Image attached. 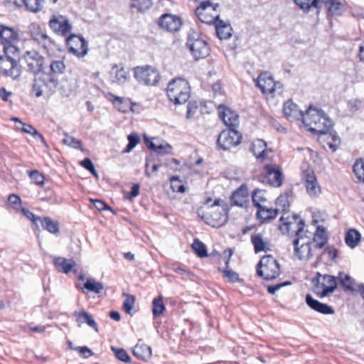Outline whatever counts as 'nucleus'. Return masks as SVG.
I'll return each instance as SVG.
<instances>
[{
    "label": "nucleus",
    "mask_w": 364,
    "mask_h": 364,
    "mask_svg": "<svg viewBox=\"0 0 364 364\" xmlns=\"http://www.w3.org/2000/svg\"><path fill=\"white\" fill-rule=\"evenodd\" d=\"M279 229L282 234H289L291 230L295 232L292 241L294 255L299 260H309L314 256L312 252L313 242L308 235V230L304 231L305 221L297 215L285 218L282 216L279 218Z\"/></svg>",
    "instance_id": "1"
},
{
    "label": "nucleus",
    "mask_w": 364,
    "mask_h": 364,
    "mask_svg": "<svg viewBox=\"0 0 364 364\" xmlns=\"http://www.w3.org/2000/svg\"><path fill=\"white\" fill-rule=\"evenodd\" d=\"M302 123L314 134H327L333 126L332 120L323 110L310 105L305 112Z\"/></svg>",
    "instance_id": "2"
},
{
    "label": "nucleus",
    "mask_w": 364,
    "mask_h": 364,
    "mask_svg": "<svg viewBox=\"0 0 364 364\" xmlns=\"http://www.w3.org/2000/svg\"><path fill=\"white\" fill-rule=\"evenodd\" d=\"M59 80L57 76L42 69L34 73L31 92L36 97L43 95L50 96L55 92Z\"/></svg>",
    "instance_id": "3"
},
{
    "label": "nucleus",
    "mask_w": 364,
    "mask_h": 364,
    "mask_svg": "<svg viewBox=\"0 0 364 364\" xmlns=\"http://www.w3.org/2000/svg\"><path fill=\"white\" fill-rule=\"evenodd\" d=\"M166 94L169 100L175 105L183 104L190 97L191 87L185 79L176 78L168 84Z\"/></svg>",
    "instance_id": "4"
},
{
    "label": "nucleus",
    "mask_w": 364,
    "mask_h": 364,
    "mask_svg": "<svg viewBox=\"0 0 364 364\" xmlns=\"http://www.w3.org/2000/svg\"><path fill=\"white\" fill-rule=\"evenodd\" d=\"M313 291L320 298H323L333 293L337 287L336 277L330 274L316 272L312 279Z\"/></svg>",
    "instance_id": "5"
},
{
    "label": "nucleus",
    "mask_w": 364,
    "mask_h": 364,
    "mask_svg": "<svg viewBox=\"0 0 364 364\" xmlns=\"http://www.w3.org/2000/svg\"><path fill=\"white\" fill-rule=\"evenodd\" d=\"M257 274L265 280H272L280 274V265L270 255L262 257L257 265Z\"/></svg>",
    "instance_id": "6"
},
{
    "label": "nucleus",
    "mask_w": 364,
    "mask_h": 364,
    "mask_svg": "<svg viewBox=\"0 0 364 364\" xmlns=\"http://www.w3.org/2000/svg\"><path fill=\"white\" fill-rule=\"evenodd\" d=\"M242 139V134L236 130L235 127H229L220 133L217 139V145L220 149L229 150L240 144Z\"/></svg>",
    "instance_id": "7"
},
{
    "label": "nucleus",
    "mask_w": 364,
    "mask_h": 364,
    "mask_svg": "<svg viewBox=\"0 0 364 364\" xmlns=\"http://www.w3.org/2000/svg\"><path fill=\"white\" fill-rule=\"evenodd\" d=\"M160 78L158 70L151 66H138V82L145 85H156Z\"/></svg>",
    "instance_id": "8"
},
{
    "label": "nucleus",
    "mask_w": 364,
    "mask_h": 364,
    "mask_svg": "<svg viewBox=\"0 0 364 364\" xmlns=\"http://www.w3.org/2000/svg\"><path fill=\"white\" fill-rule=\"evenodd\" d=\"M26 63L29 71L33 74L43 69L44 58L35 50H28L24 53L21 58Z\"/></svg>",
    "instance_id": "9"
},
{
    "label": "nucleus",
    "mask_w": 364,
    "mask_h": 364,
    "mask_svg": "<svg viewBox=\"0 0 364 364\" xmlns=\"http://www.w3.org/2000/svg\"><path fill=\"white\" fill-rule=\"evenodd\" d=\"M0 74L15 79L20 75L21 69L13 58L8 55L0 56Z\"/></svg>",
    "instance_id": "10"
},
{
    "label": "nucleus",
    "mask_w": 364,
    "mask_h": 364,
    "mask_svg": "<svg viewBox=\"0 0 364 364\" xmlns=\"http://www.w3.org/2000/svg\"><path fill=\"white\" fill-rule=\"evenodd\" d=\"M303 180L306 192L311 197H318L321 189L313 170H306L303 172Z\"/></svg>",
    "instance_id": "11"
},
{
    "label": "nucleus",
    "mask_w": 364,
    "mask_h": 364,
    "mask_svg": "<svg viewBox=\"0 0 364 364\" xmlns=\"http://www.w3.org/2000/svg\"><path fill=\"white\" fill-rule=\"evenodd\" d=\"M223 254L225 267L224 268L218 267V271L222 273L223 276L227 278L228 281L230 283L242 282L243 279L240 277L236 272L230 267V260L232 255V250L231 249H226Z\"/></svg>",
    "instance_id": "12"
},
{
    "label": "nucleus",
    "mask_w": 364,
    "mask_h": 364,
    "mask_svg": "<svg viewBox=\"0 0 364 364\" xmlns=\"http://www.w3.org/2000/svg\"><path fill=\"white\" fill-rule=\"evenodd\" d=\"M158 24L167 31L176 32L181 27L182 20L176 15L164 14L159 18Z\"/></svg>",
    "instance_id": "13"
},
{
    "label": "nucleus",
    "mask_w": 364,
    "mask_h": 364,
    "mask_svg": "<svg viewBox=\"0 0 364 364\" xmlns=\"http://www.w3.org/2000/svg\"><path fill=\"white\" fill-rule=\"evenodd\" d=\"M219 117L228 127H237L238 125V114L230 107L221 104L218 107Z\"/></svg>",
    "instance_id": "14"
},
{
    "label": "nucleus",
    "mask_w": 364,
    "mask_h": 364,
    "mask_svg": "<svg viewBox=\"0 0 364 364\" xmlns=\"http://www.w3.org/2000/svg\"><path fill=\"white\" fill-rule=\"evenodd\" d=\"M256 83L264 94H272L275 91L276 81L268 72L262 73L257 77Z\"/></svg>",
    "instance_id": "15"
},
{
    "label": "nucleus",
    "mask_w": 364,
    "mask_h": 364,
    "mask_svg": "<svg viewBox=\"0 0 364 364\" xmlns=\"http://www.w3.org/2000/svg\"><path fill=\"white\" fill-rule=\"evenodd\" d=\"M268 183L273 187H280L282 184V172L277 164H266L264 167Z\"/></svg>",
    "instance_id": "16"
},
{
    "label": "nucleus",
    "mask_w": 364,
    "mask_h": 364,
    "mask_svg": "<svg viewBox=\"0 0 364 364\" xmlns=\"http://www.w3.org/2000/svg\"><path fill=\"white\" fill-rule=\"evenodd\" d=\"M19 36L13 28L0 24V44L2 46H14L18 42Z\"/></svg>",
    "instance_id": "17"
},
{
    "label": "nucleus",
    "mask_w": 364,
    "mask_h": 364,
    "mask_svg": "<svg viewBox=\"0 0 364 364\" xmlns=\"http://www.w3.org/2000/svg\"><path fill=\"white\" fill-rule=\"evenodd\" d=\"M283 113L289 120L301 119L303 121V117L305 116V113L291 100H289L284 103Z\"/></svg>",
    "instance_id": "18"
},
{
    "label": "nucleus",
    "mask_w": 364,
    "mask_h": 364,
    "mask_svg": "<svg viewBox=\"0 0 364 364\" xmlns=\"http://www.w3.org/2000/svg\"><path fill=\"white\" fill-rule=\"evenodd\" d=\"M305 301L308 306L315 311L324 315L333 314L335 311L333 308L327 304L321 303L318 300L315 299L310 294H307Z\"/></svg>",
    "instance_id": "19"
},
{
    "label": "nucleus",
    "mask_w": 364,
    "mask_h": 364,
    "mask_svg": "<svg viewBox=\"0 0 364 364\" xmlns=\"http://www.w3.org/2000/svg\"><path fill=\"white\" fill-rule=\"evenodd\" d=\"M248 198V189L245 184H242L237 188L232 193L230 197V201L232 205L245 207L247 203Z\"/></svg>",
    "instance_id": "20"
},
{
    "label": "nucleus",
    "mask_w": 364,
    "mask_h": 364,
    "mask_svg": "<svg viewBox=\"0 0 364 364\" xmlns=\"http://www.w3.org/2000/svg\"><path fill=\"white\" fill-rule=\"evenodd\" d=\"M49 25L55 32L60 33L62 35L67 34L71 29L68 20L63 16L50 19Z\"/></svg>",
    "instance_id": "21"
},
{
    "label": "nucleus",
    "mask_w": 364,
    "mask_h": 364,
    "mask_svg": "<svg viewBox=\"0 0 364 364\" xmlns=\"http://www.w3.org/2000/svg\"><path fill=\"white\" fill-rule=\"evenodd\" d=\"M257 217L262 223H268L274 219L279 212L277 208H268L261 204L257 205Z\"/></svg>",
    "instance_id": "22"
},
{
    "label": "nucleus",
    "mask_w": 364,
    "mask_h": 364,
    "mask_svg": "<svg viewBox=\"0 0 364 364\" xmlns=\"http://www.w3.org/2000/svg\"><path fill=\"white\" fill-rule=\"evenodd\" d=\"M110 75L112 77V83H116L118 85L124 84L129 78L128 72L124 68H119L117 65L112 66Z\"/></svg>",
    "instance_id": "23"
},
{
    "label": "nucleus",
    "mask_w": 364,
    "mask_h": 364,
    "mask_svg": "<svg viewBox=\"0 0 364 364\" xmlns=\"http://www.w3.org/2000/svg\"><path fill=\"white\" fill-rule=\"evenodd\" d=\"M74 316L76 318V321L78 323V326H80L82 323H87L89 326L92 328L96 332H98V326L92 315L85 311L81 310L80 311H75Z\"/></svg>",
    "instance_id": "24"
},
{
    "label": "nucleus",
    "mask_w": 364,
    "mask_h": 364,
    "mask_svg": "<svg viewBox=\"0 0 364 364\" xmlns=\"http://www.w3.org/2000/svg\"><path fill=\"white\" fill-rule=\"evenodd\" d=\"M250 149L256 159L264 160L266 158L267 143L264 140L258 139L254 141Z\"/></svg>",
    "instance_id": "25"
},
{
    "label": "nucleus",
    "mask_w": 364,
    "mask_h": 364,
    "mask_svg": "<svg viewBox=\"0 0 364 364\" xmlns=\"http://www.w3.org/2000/svg\"><path fill=\"white\" fill-rule=\"evenodd\" d=\"M77 287L80 288L84 293L93 292L100 294L104 289V285L93 278H88L82 287L79 285Z\"/></svg>",
    "instance_id": "26"
},
{
    "label": "nucleus",
    "mask_w": 364,
    "mask_h": 364,
    "mask_svg": "<svg viewBox=\"0 0 364 364\" xmlns=\"http://www.w3.org/2000/svg\"><path fill=\"white\" fill-rule=\"evenodd\" d=\"M328 12L332 15L340 16L345 10V4L340 0H322Z\"/></svg>",
    "instance_id": "27"
},
{
    "label": "nucleus",
    "mask_w": 364,
    "mask_h": 364,
    "mask_svg": "<svg viewBox=\"0 0 364 364\" xmlns=\"http://www.w3.org/2000/svg\"><path fill=\"white\" fill-rule=\"evenodd\" d=\"M53 264L59 272L65 274L69 273L75 265L74 261L61 257H55L53 260Z\"/></svg>",
    "instance_id": "28"
},
{
    "label": "nucleus",
    "mask_w": 364,
    "mask_h": 364,
    "mask_svg": "<svg viewBox=\"0 0 364 364\" xmlns=\"http://www.w3.org/2000/svg\"><path fill=\"white\" fill-rule=\"evenodd\" d=\"M250 240L253 245L255 253L260 252H267V251L270 250L269 247H267V242L263 240L262 233L252 235Z\"/></svg>",
    "instance_id": "29"
},
{
    "label": "nucleus",
    "mask_w": 364,
    "mask_h": 364,
    "mask_svg": "<svg viewBox=\"0 0 364 364\" xmlns=\"http://www.w3.org/2000/svg\"><path fill=\"white\" fill-rule=\"evenodd\" d=\"M13 120L15 122H18L22 126L21 130L23 132L31 134L36 139H38L43 144H46V140L43 134H41L33 126H32L31 124H25L16 117L13 118Z\"/></svg>",
    "instance_id": "30"
},
{
    "label": "nucleus",
    "mask_w": 364,
    "mask_h": 364,
    "mask_svg": "<svg viewBox=\"0 0 364 364\" xmlns=\"http://www.w3.org/2000/svg\"><path fill=\"white\" fill-rule=\"evenodd\" d=\"M215 31L218 37L220 39H227L232 36V27L223 20H218L215 25Z\"/></svg>",
    "instance_id": "31"
},
{
    "label": "nucleus",
    "mask_w": 364,
    "mask_h": 364,
    "mask_svg": "<svg viewBox=\"0 0 364 364\" xmlns=\"http://www.w3.org/2000/svg\"><path fill=\"white\" fill-rule=\"evenodd\" d=\"M39 223L43 229L47 230L50 233L56 235L60 232L59 223L57 220H53L50 217H41Z\"/></svg>",
    "instance_id": "32"
},
{
    "label": "nucleus",
    "mask_w": 364,
    "mask_h": 364,
    "mask_svg": "<svg viewBox=\"0 0 364 364\" xmlns=\"http://www.w3.org/2000/svg\"><path fill=\"white\" fill-rule=\"evenodd\" d=\"M108 100L111 101L113 105L120 112H126L129 107V103L123 97L114 95L111 92H108L106 95Z\"/></svg>",
    "instance_id": "33"
},
{
    "label": "nucleus",
    "mask_w": 364,
    "mask_h": 364,
    "mask_svg": "<svg viewBox=\"0 0 364 364\" xmlns=\"http://www.w3.org/2000/svg\"><path fill=\"white\" fill-rule=\"evenodd\" d=\"M195 44L208 46L205 40L201 38V33L198 30L191 28L187 34L186 46H194Z\"/></svg>",
    "instance_id": "34"
},
{
    "label": "nucleus",
    "mask_w": 364,
    "mask_h": 364,
    "mask_svg": "<svg viewBox=\"0 0 364 364\" xmlns=\"http://www.w3.org/2000/svg\"><path fill=\"white\" fill-rule=\"evenodd\" d=\"M361 235L355 229H350L345 237V242L346 245L350 248H355L358 242L360 241Z\"/></svg>",
    "instance_id": "35"
},
{
    "label": "nucleus",
    "mask_w": 364,
    "mask_h": 364,
    "mask_svg": "<svg viewBox=\"0 0 364 364\" xmlns=\"http://www.w3.org/2000/svg\"><path fill=\"white\" fill-rule=\"evenodd\" d=\"M326 136L327 144L333 152L336 151L341 144V139L338 136L336 132L331 129H329L327 134H323Z\"/></svg>",
    "instance_id": "36"
},
{
    "label": "nucleus",
    "mask_w": 364,
    "mask_h": 364,
    "mask_svg": "<svg viewBox=\"0 0 364 364\" xmlns=\"http://www.w3.org/2000/svg\"><path fill=\"white\" fill-rule=\"evenodd\" d=\"M195 60L198 61L209 55L210 47H187Z\"/></svg>",
    "instance_id": "37"
},
{
    "label": "nucleus",
    "mask_w": 364,
    "mask_h": 364,
    "mask_svg": "<svg viewBox=\"0 0 364 364\" xmlns=\"http://www.w3.org/2000/svg\"><path fill=\"white\" fill-rule=\"evenodd\" d=\"M222 212H215L212 213L211 217L213 221V226H221L227 223L228 220V208H223Z\"/></svg>",
    "instance_id": "38"
},
{
    "label": "nucleus",
    "mask_w": 364,
    "mask_h": 364,
    "mask_svg": "<svg viewBox=\"0 0 364 364\" xmlns=\"http://www.w3.org/2000/svg\"><path fill=\"white\" fill-rule=\"evenodd\" d=\"M353 171L358 181L364 183V159H358L355 160L353 166Z\"/></svg>",
    "instance_id": "39"
},
{
    "label": "nucleus",
    "mask_w": 364,
    "mask_h": 364,
    "mask_svg": "<svg viewBox=\"0 0 364 364\" xmlns=\"http://www.w3.org/2000/svg\"><path fill=\"white\" fill-rule=\"evenodd\" d=\"M191 247L199 257L203 258L208 257L206 246L198 239H194Z\"/></svg>",
    "instance_id": "40"
},
{
    "label": "nucleus",
    "mask_w": 364,
    "mask_h": 364,
    "mask_svg": "<svg viewBox=\"0 0 364 364\" xmlns=\"http://www.w3.org/2000/svg\"><path fill=\"white\" fill-rule=\"evenodd\" d=\"M152 355L151 348L146 344L138 343V359H141L145 362L148 361Z\"/></svg>",
    "instance_id": "41"
},
{
    "label": "nucleus",
    "mask_w": 364,
    "mask_h": 364,
    "mask_svg": "<svg viewBox=\"0 0 364 364\" xmlns=\"http://www.w3.org/2000/svg\"><path fill=\"white\" fill-rule=\"evenodd\" d=\"M165 305L161 297L156 298L152 301V313L154 317H159L165 311Z\"/></svg>",
    "instance_id": "42"
},
{
    "label": "nucleus",
    "mask_w": 364,
    "mask_h": 364,
    "mask_svg": "<svg viewBox=\"0 0 364 364\" xmlns=\"http://www.w3.org/2000/svg\"><path fill=\"white\" fill-rule=\"evenodd\" d=\"M171 188L173 192L184 193L186 186L178 176H173L170 178Z\"/></svg>",
    "instance_id": "43"
},
{
    "label": "nucleus",
    "mask_w": 364,
    "mask_h": 364,
    "mask_svg": "<svg viewBox=\"0 0 364 364\" xmlns=\"http://www.w3.org/2000/svg\"><path fill=\"white\" fill-rule=\"evenodd\" d=\"M50 72L54 75L63 74L65 70V65L63 60H52L50 65Z\"/></svg>",
    "instance_id": "44"
},
{
    "label": "nucleus",
    "mask_w": 364,
    "mask_h": 364,
    "mask_svg": "<svg viewBox=\"0 0 364 364\" xmlns=\"http://www.w3.org/2000/svg\"><path fill=\"white\" fill-rule=\"evenodd\" d=\"M301 9L308 11L311 7L317 8L318 0H294Z\"/></svg>",
    "instance_id": "45"
},
{
    "label": "nucleus",
    "mask_w": 364,
    "mask_h": 364,
    "mask_svg": "<svg viewBox=\"0 0 364 364\" xmlns=\"http://www.w3.org/2000/svg\"><path fill=\"white\" fill-rule=\"evenodd\" d=\"M21 210L25 217H26L28 220L32 221L33 224L35 225L34 230L39 231L40 229L38 225V222L40 221L41 217L36 216L31 211H30L28 209L26 208H21Z\"/></svg>",
    "instance_id": "46"
},
{
    "label": "nucleus",
    "mask_w": 364,
    "mask_h": 364,
    "mask_svg": "<svg viewBox=\"0 0 364 364\" xmlns=\"http://www.w3.org/2000/svg\"><path fill=\"white\" fill-rule=\"evenodd\" d=\"M338 277L340 279L341 284L344 289L353 290V279L349 275L344 274L343 272H339Z\"/></svg>",
    "instance_id": "47"
},
{
    "label": "nucleus",
    "mask_w": 364,
    "mask_h": 364,
    "mask_svg": "<svg viewBox=\"0 0 364 364\" xmlns=\"http://www.w3.org/2000/svg\"><path fill=\"white\" fill-rule=\"evenodd\" d=\"M196 14L200 21L206 24H211L212 23H213L215 26L216 23L218 21V20H220L219 16H209L207 11L202 13H196Z\"/></svg>",
    "instance_id": "48"
},
{
    "label": "nucleus",
    "mask_w": 364,
    "mask_h": 364,
    "mask_svg": "<svg viewBox=\"0 0 364 364\" xmlns=\"http://www.w3.org/2000/svg\"><path fill=\"white\" fill-rule=\"evenodd\" d=\"M28 176L31 181L36 185L42 186L44 184L45 177L37 170H32L28 171Z\"/></svg>",
    "instance_id": "49"
},
{
    "label": "nucleus",
    "mask_w": 364,
    "mask_h": 364,
    "mask_svg": "<svg viewBox=\"0 0 364 364\" xmlns=\"http://www.w3.org/2000/svg\"><path fill=\"white\" fill-rule=\"evenodd\" d=\"M111 348L114 352L116 358L119 360L125 363H129L131 361L130 356L128 355V353L124 349L117 348L113 346Z\"/></svg>",
    "instance_id": "50"
},
{
    "label": "nucleus",
    "mask_w": 364,
    "mask_h": 364,
    "mask_svg": "<svg viewBox=\"0 0 364 364\" xmlns=\"http://www.w3.org/2000/svg\"><path fill=\"white\" fill-rule=\"evenodd\" d=\"M326 239L328 240V235L326 230L323 225H318L316 232L314 234L313 238L311 240L312 242H317L318 240Z\"/></svg>",
    "instance_id": "51"
},
{
    "label": "nucleus",
    "mask_w": 364,
    "mask_h": 364,
    "mask_svg": "<svg viewBox=\"0 0 364 364\" xmlns=\"http://www.w3.org/2000/svg\"><path fill=\"white\" fill-rule=\"evenodd\" d=\"M72 43H80V46H87L85 39L82 36L75 34H71L66 38V46H71Z\"/></svg>",
    "instance_id": "52"
},
{
    "label": "nucleus",
    "mask_w": 364,
    "mask_h": 364,
    "mask_svg": "<svg viewBox=\"0 0 364 364\" xmlns=\"http://www.w3.org/2000/svg\"><path fill=\"white\" fill-rule=\"evenodd\" d=\"M252 203L257 208V205L260 204L261 202L266 201L264 193L262 190H255L252 194Z\"/></svg>",
    "instance_id": "53"
},
{
    "label": "nucleus",
    "mask_w": 364,
    "mask_h": 364,
    "mask_svg": "<svg viewBox=\"0 0 364 364\" xmlns=\"http://www.w3.org/2000/svg\"><path fill=\"white\" fill-rule=\"evenodd\" d=\"M63 143L76 149H82V141L73 136L66 135L63 139Z\"/></svg>",
    "instance_id": "54"
},
{
    "label": "nucleus",
    "mask_w": 364,
    "mask_h": 364,
    "mask_svg": "<svg viewBox=\"0 0 364 364\" xmlns=\"http://www.w3.org/2000/svg\"><path fill=\"white\" fill-rule=\"evenodd\" d=\"M8 202L9 205L16 210H18L21 204V198L14 193L10 194L8 196Z\"/></svg>",
    "instance_id": "55"
},
{
    "label": "nucleus",
    "mask_w": 364,
    "mask_h": 364,
    "mask_svg": "<svg viewBox=\"0 0 364 364\" xmlns=\"http://www.w3.org/2000/svg\"><path fill=\"white\" fill-rule=\"evenodd\" d=\"M68 52L77 58L84 57L88 51L87 47H68Z\"/></svg>",
    "instance_id": "56"
},
{
    "label": "nucleus",
    "mask_w": 364,
    "mask_h": 364,
    "mask_svg": "<svg viewBox=\"0 0 364 364\" xmlns=\"http://www.w3.org/2000/svg\"><path fill=\"white\" fill-rule=\"evenodd\" d=\"M124 295L127 296V299L124 301L122 308L127 314L132 316V307H133V304H134V297L129 296L127 294H124Z\"/></svg>",
    "instance_id": "57"
},
{
    "label": "nucleus",
    "mask_w": 364,
    "mask_h": 364,
    "mask_svg": "<svg viewBox=\"0 0 364 364\" xmlns=\"http://www.w3.org/2000/svg\"><path fill=\"white\" fill-rule=\"evenodd\" d=\"M161 165L155 161L147 159L146 163V173L150 176L152 173L156 172Z\"/></svg>",
    "instance_id": "58"
},
{
    "label": "nucleus",
    "mask_w": 364,
    "mask_h": 364,
    "mask_svg": "<svg viewBox=\"0 0 364 364\" xmlns=\"http://www.w3.org/2000/svg\"><path fill=\"white\" fill-rule=\"evenodd\" d=\"M129 144L123 153L130 152L136 146V132H132L128 136Z\"/></svg>",
    "instance_id": "59"
},
{
    "label": "nucleus",
    "mask_w": 364,
    "mask_h": 364,
    "mask_svg": "<svg viewBox=\"0 0 364 364\" xmlns=\"http://www.w3.org/2000/svg\"><path fill=\"white\" fill-rule=\"evenodd\" d=\"M123 198L125 200H132L136 196V183H132L131 191H128L126 188L122 190Z\"/></svg>",
    "instance_id": "60"
},
{
    "label": "nucleus",
    "mask_w": 364,
    "mask_h": 364,
    "mask_svg": "<svg viewBox=\"0 0 364 364\" xmlns=\"http://www.w3.org/2000/svg\"><path fill=\"white\" fill-rule=\"evenodd\" d=\"M172 147L168 143L160 144L156 145V149H154V151L159 154H166L171 152Z\"/></svg>",
    "instance_id": "61"
},
{
    "label": "nucleus",
    "mask_w": 364,
    "mask_h": 364,
    "mask_svg": "<svg viewBox=\"0 0 364 364\" xmlns=\"http://www.w3.org/2000/svg\"><path fill=\"white\" fill-rule=\"evenodd\" d=\"M276 205L281 207L283 210H286L289 207V202L288 197L286 195H280L276 199Z\"/></svg>",
    "instance_id": "62"
},
{
    "label": "nucleus",
    "mask_w": 364,
    "mask_h": 364,
    "mask_svg": "<svg viewBox=\"0 0 364 364\" xmlns=\"http://www.w3.org/2000/svg\"><path fill=\"white\" fill-rule=\"evenodd\" d=\"M91 202L96 209L100 211L109 210H112V208L104 201L100 199H91Z\"/></svg>",
    "instance_id": "63"
},
{
    "label": "nucleus",
    "mask_w": 364,
    "mask_h": 364,
    "mask_svg": "<svg viewBox=\"0 0 364 364\" xmlns=\"http://www.w3.org/2000/svg\"><path fill=\"white\" fill-rule=\"evenodd\" d=\"M152 6L151 0H138V11L144 12Z\"/></svg>",
    "instance_id": "64"
}]
</instances>
